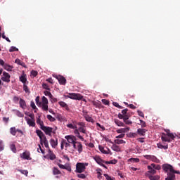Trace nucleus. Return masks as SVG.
<instances>
[{
  "label": "nucleus",
  "instance_id": "23",
  "mask_svg": "<svg viewBox=\"0 0 180 180\" xmlns=\"http://www.w3.org/2000/svg\"><path fill=\"white\" fill-rule=\"evenodd\" d=\"M37 124H39V126H40V129L44 127V122H43V121L40 118V116H38V117L37 118Z\"/></svg>",
  "mask_w": 180,
  "mask_h": 180
},
{
  "label": "nucleus",
  "instance_id": "48",
  "mask_svg": "<svg viewBox=\"0 0 180 180\" xmlns=\"http://www.w3.org/2000/svg\"><path fill=\"white\" fill-rule=\"evenodd\" d=\"M45 96H49V98H53V94H51V92L48 91H45L44 92Z\"/></svg>",
  "mask_w": 180,
  "mask_h": 180
},
{
  "label": "nucleus",
  "instance_id": "18",
  "mask_svg": "<svg viewBox=\"0 0 180 180\" xmlns=\"http://www.w3.org/2000/svg\"><path fill=\"white\" fill-rule=\"evenodd\" d=\"M48 155L49 157V160H51V161H54V160L57 158V157L56 156V154H54V153H53V151H51L50 149H49L48 150Z\"/></svg>",
  "mask_w": 180,
  "mask_h": 180
},
{
  "label": "nucleus",
  "instance_id": "5",
  "mask_svg": "<svg viewBox=\"0 0 180 180\" xmlns=\"http://www.w3.org/2000/svg\"><path fill=\"white\" fill-rule=\"evenodd\" d=\"M65 139H66L68 143L70 144H73V143H77V136L74 135H68L65 136Z\"/></svg>",
  "mask_w": 180,
  "mask_h": 180
},
{
  "label": "nucleus",
  "instance_id": "46",
  "mask_svg": "<svg viewBox=\"0 0 180 180\" xmlns=\"http://www.w3.org/2000/svg\"><path fill=\"white\" fill-rule=\"evenodd\" d=\"M46 117L49 122H56V118L53 117V116L50 115H46Z\"/></svg>",
  "mask_w": 180,
  "mask_h": 180
},
{
  "label": "nucleus",
  "instance_id": "35",
  "mask_svg": "<svg viewBox=\"0 0 180 180\" xmlns=\"http://www.w3.org/2000/svg\"><path fill=\"white\" fill-rule=\"evenodd\" d=\"M36 133H37L38 137H39L40 140H41V137H44V136H45L44 134L43 133V131H41V130H40V129L37 130Z\"/></svg>",
  "mask_w": 180,
  "mask_h": 180
},
{
  "label": "nucleus",
  "instance_id": "64",
  "mask_svg": "<svg viewBox=\"0 0 180 180\" xmlns=\"http://www.w3.org/2000/svg\"><path fill=\"white\" fill-rule=\"evenodd\" d=\"M102 103H103L104 105H109V100L102 99Z\"/></svg>",
  "mask_w": 180,
  "mask_h": 180
},
{
  "label": "nucleus",
  "instance_id": "30",
  "mask_svg": "<svg viewBox=\"0 0 180 180\" xmlns=\"http://www.w3.org/2000/svg\"><path fill=\"white\" fill-rule=\"evenodd\" d=\"M20 81L23 83V85L26 84L27 79L26 78V75H22L20 77Z\"/></svg>",
  "mask_w": 180,
  "mask_h": 180
},
{
  "label": "nucleus",
  "instance_id": "42",
  "mask_svg": "<svg viewBox=\"0 0 180 180\" xmlns=\"http://www.w3.org/2000/svg\"><path fill=\"white\" fill-rule=\"evenodd\" d=\"M128 136L130 137L131 139H136V137H137V133L130 132Z\"/></svg>",
  "mask_w": 180,
  "mask_h": 180
},
{
  "label": "nucleus",
  "instance_id": "2",
  "mask_svg": "<svg viewBox=\"0 0 180 180\" xmlns=\"http://www.w3.org/2000/svg\"><path fill=\"white\" fill-rule=\"evenodd\" d=\"M65 98H70V99H75V101H82L84 96L79 94L69 93L68 95L65 96Z\"/></svg>",
  "mask_w": 180,
  "mask_h": 180
},
{
  "label": "nucleus",
  "instance_id": "4",
  "mask_svg": "<svg viewBox=\"0 0 180 180\" xmlns=\"http://www.w3.org/2000/svg\"><path fill=\"white\" fill-rule=\"evenodd\" d=\"M0 79L4 82L9 83L11 82V75H9V73L6 72H3V75L1 76Z\"/></svg>",
  "mask_w": 180,
  "mask_h": 180
},
{
  "label": "nucleus",
  "instance_id": "1",
  "mask_svg": "<svg viewBox=\"0 0 180 180\" xmlns=\"http://www.w3.org/2000/svg\"><path fill=\"white\" fill-rule=\"evenodd\" d=\"M86 167H88V163H77L76 172H77L78 174H82V172H85V169H86Z\"/></svg>",
  "mask_w": 180,
  "mask_h": 180
},
{
  "label": "nucleus",
  "instance_id": "56",
  "mask_svg": "<svg viewBox=\"0 0 180 180\" xmlns=\"http://www.w3.org/2000/svg\"><path fill=\"white\" fill-rule=\"evenodd\" d=\"M42 87L44 88V89H46V91H50V87L47 84H43Z\"/></svg>",
  "mask_w": 180,
  "mask_h": 180
},
{
  "label": "nucleus",
  "instance_id": "41",
  "mask_svg": "<svg viewBox=\"0 0 180 180\" xmlns=\"http://www.w3.org/2000/svg\"><path fill=\"white\" fill-rule=\"evenodd\" d=\"M42 105H49V100L46 96H42Z\"/></svg>",
  "mask_w": 180,
  "mask_h": 180
},
{
  "label": "nucleus",
  "instance_id": "37",
  "mask_svg": "<svg viewBox=\"0 0 180 180\" xmlns=\"http://www.w3.org/2000/svg\"><path fill=\"white\" fill-rule=\"evenodd\" d=\"M49 141L47 140V138L46 137V135L41 137V139H40V144L41 146H43L45 143H47Z\"/></svg>",
  "mask_w": 180,
  "mask_h": 180
},
{
  "label": "nucleus",
  "instance_id": "28",
  "mask_svg": "<svg viewBox=\"0 0 180 180\" xmlns=\"http://www.w3.org/2000/svg\"><path fill=\"white\" fill-rule=\"evenodd\" d=\"M166 132V135L168 136V137H170V139H172V140H174V139H175V135H174V134L171 133L169 129H166L165 130Z\"/></svg>",
  "mask_w": 180,
  "mask_h": 180
},
{
  "label": "nucleus",
  "instance_id": "43",
  "mask_svg": "<svg viewBox=\"0 0 180 180\" xmlns=\"http://www.w3.org/2000/svg\"><path fill=\"white\" fill-rule=\"evenodd\" d=\"M77 129H79V133H83L84 134H86V129H85L84 127H80Z\"/></svg>",
  "mask_w": 180,
  "mask_h": 180
},
{
  "label": "nucleus",
  "instance_id": "12",
  "mask_svg": "<svg viewBox=\"0 0 180 180\" xmlns=\"http://www.w3.org/2000/svg\"><path fill=\"white\" fill-rule=\"evenodd\" d=\"M20 158H23V160H32L30 152H24L22 154H20Z\"/></svg>",
  "mask_w": 180,
  "mask_h": 180
},
{
  "label": "nucleus",
  "instance_id": "47",
  "mask_svg": "<svg viewBox=\"0 0 180 180\" xmlns=\"http://www.w3.org/2000/svg\"><path fill=\"white\" fill-rule=\"evenodd\" d=\"M13 51H19V49L15 46H11L9 49V52L13 53Z\"/></svg>",
  "mask_w": 180,
  "mask_h": 180
},
{
  "label": "nucleus",
  "instance_id": "31",
  "mask_svg": "<svg viewBox=\"0 0 180 180\" xmlns=\"http://www.w3.org/2000/svg\"><path fill=\"white\" fill-rule=\"evenodd\" d=\"M112 150H113V151H116L117 153H119L120 151V146L116 145V144H113L111 147Z\"/></svg>",
  "mask_w": 180,
  "mask_h": 180
},
{
  "label": "nucleus",
  "instance_id": "8",
  "mask_svg": "<svg viewBox=\"0 0 180 180\" xmlns=\"http://www.w3.org/2000/svg\"><path fill=\"white\" fill-rule=\"evenodd\" d=\"M144 158L146 160H150V161H153V162H159L160 161L157 157L151 155H144Z\"/></svg>",
  "mask_w": 180,
  "mask_h": 180
},
{
  "label": "nucleus",
  "instance_id": "11",
  "mask_svg": "<svg viewBox=\"0 0 180 180\" xmlns=\"http://www.w3.org/2000/svg\"><path fill=\"white\" fill-rule=\"evenodd\" d=\"M25 119L27 120V124L30 127H34V126H36V122H35L34 120L27 118V117H25Z\"/></svg>",
  "mask_w": 180,
  "mask_h": 180
},
{
  "label": "nucleus",
  "instance_id": "62",
  "mask_svg": "<svg viewBox=\"0 0 180 180\" xmlns=\"http://www.w3.org/2000/svg\"><path fill=\"white\" fill-rule=\"evenodd\" d=\"M37 74L38 72L36 70L31 71V75H32V77H37Z\"/></svg>",
  "mask_w": 180,
  "mask_h": 180
},
{
  "label": "nucleus",
  "instance_id": "16",
  "mask_svg": "<svg viewBox=\"0 0 180 180\" xmlns=\"http://www.w3.org/2000/svg\"><path fill=\"white\" fill-rule=\"evenodd\" d=\"M167 176L165 178V180H175V174L174 172H169L167 173Z\"/></svg>",
  "mask_w": 180,
  "mask_h": 180
},
{
  "label": "nucleus",
  "instance_id": "61",
  "mask_svg": "<svg viewBox=\"0 0 180 180\" xmlns=\"http://www.w3.org/2000/svg\"><path fill=\"white\" fill-rule=\"evenodd\" d=\"M20 172H21V174H22L23 175H25L26 176H27V174H29V172H27V170H19Z\"/></svg>",
  "mask_w": 180,
  "mask_h": 180
},
{
  "label": "nucleus",
  "instance_id": "51",
  "mask_svg": "<svg viewBox=\"0 0 180 180\" xmlns=\"http://www.w3.org/2000/svg\"><path fill=\"white\" fill-rule=\"evenodd\" d=\"M104 176H105V179H107V180H115V177H110V176H109V174H104Z\"/></svg>",
  "mask_w": 180,
  "mask_h": 180
},
{
  "label": "nucleus",
  "instance_id": "36",
  "mask_svg": "<svg viewBox=\"0 0 180 180\" xmlns=\"http://www.w3.org/2000/svg\"><path fill=\"white\" fill-rule=\"evenodd\" d=\"M114 143L115 144H126V141L124 140H122V139H115L114 141Z\"/></svg>",
  "mask_w": 180,
  "mask_h": 180
},
{
  "label": "nucleus",
  "instance_id": "29",
  "mask_svg": "<svg viewBox=\"0 0 180 180\" xmlns=\"http://www.w3.org/2000/svg\"><path fill=\"white\" fill-rule=\"evenodd\" d=\"M77 149L79 154H81V152L82 151V143H81V142H77Z\"/></svg>",
  "mask_w": 180,
  "mask_h": 180
},
{
  "label": "nucleus",
  "instance_id": "21",
  "mask_svg": "<svg viewBox=\"0 0 180 180\" xmlns=\"http://www.w3.org/2000/svg\"><path fill=\"white\" fill-rule=\"evenodd\" d=\"M20 108L22 109H26L27 108V105H26V101L25 100L20 98Z\"/></svg>",
  "mask_w": 180,
  "mask_h": 180
},
{
  "label": "nucleus",
  "instance_id": "32",
  "mask_svg": "<svg viewBox=\"0 0 180 180\" xmlns=\"http://www.w3.org/2000/svg\"><path fill=\"white\" fill-rule=\"evenodd\" d=\"M158 148L163 149V150H168V144L162 145L161 143H158Z\"/></svg>",
  "mask_w": 180,
  "mask_h": 180
},
{
  "label": "nucleus",
  "instance_id": "54",
  "mask_svg": "<svg viewBox=\"0 0 180 180\" xmlns=\"http://www.w3.org/2000/svg\"><path fill=\"white\" fill-rule=\"evenodd\" d=\"M67 127H68V129H77V125H74L72 124H67Z\"/></svg>",
  "mask_w": 180,
  "mask_h": 180
},
{
  "label": "nucleus",
  "instance_id": "15",
  "mask_svg": "<svg viewBox=\"0 0 180 180\" xmlns=\"http://www.w3.org/2000/svg\"><path fill=\"white\" fill-rule=\"evenodd\" d=\"M98 148L103 154H112L110 149H109V148H107V150H105V148H103V146H99Z\"/></svg>",
  "mask_w": 180,
  "mask_h": 180
},
{
  "label": "nucleus",
  "instance_id": "14",
  "mask_svg": "<svg viewBox=\"0 0 180 180\" xmlns=\"http://www.w3.org/2000/svg\"><path fill=\"white\" fill-rule=\"evenodd\" d=\"M146 133H147V129L143 128H139L136 131V134L139 136H146Z\"/></svg>",
  "mask_w": 180,
  "mask_h": 180
},
{
  "label": "nucleus",
  "instance_id": "39",
  "mask_svg": "<svg viewBox=\"0 0 180 180\" xmlns=\"http://www.w3.org/2000/svg\"><path fill=\"white\" fill-rule=\"evenodd\" d=\"M4 70H6V71H12V68H13V67L6 63L4 66Z\"/></svg>",
  "mask_w": 180,
  "mask_h": 180
},
{
  "label": "nucleus",
  "instance_id": "63",
  "mask_svg": "<svg viewBox=\"0 0 180 180\" xmlns=\"http://www.w3.org/2000/svg\"><path fill=\"white\" fill-rule=\"evenodd\" d=\"M124 136H126L124 134H121L115 136V139H124Z\"/></svg>",
  "mask_w": 180,
  "mask_h": 180
},
{
  "label": "nucleus",
  "instance_id": "58",
  "mask_svg": "<svg viewBox=\"0 0 180 180\" xmlns=\"http://www.w3.org/2000/svg\"><path fill=\"white\" fill-rule=\"evenodd\" d=\"M30 106L34 110L37 109V107H36V104H34V101H31Z\"/></svg>",
  "mask_w": 180,
  "mask_h": 180
},
{
  "label": "nucleus",
  "instance_id": "3",
  "mask_svg": "<svg viewBox=\"0 0 180 180\" xmlns=\"http://www.w3.org/2000/svg\"><path fill=\"white\" fill-rule=\"evenodd\" d=\"M41 130L44 131V133H45V134H46V136H51V133H53L54 134H56V132L53 131V128H51L50 127L44 126V127H42Z\"/></svg>",
  "mask_w": 180,
  "mask_h": 180
},
{
  "label": "nucleus",
  "instance_id": "9",
  "mask_svg": "<svg viewBox=\"0 0 180 180\" xmlns=\"http://www.w3.org/2000/svg\"><path fill=\"white\" fill-rule=\"evenodd\" d=\"M127 112H129V109H127V108L122 110V114L121 113L118 114V117L120 119H124L126 117V116H129V115H127Z\"/></svg>",
  "mask_w": 180,
  "mask_h": 180
},
{
  "label": "nucleus",
  "instance_id": "40",
  "mask_svg": "<svg viewBox=\"0 0 180 180\" xmlns=\"http://www.w3.org/2000/svg\"><path fill=\"white\" fill-rule=\"evenodd\" d=\"M129 162H140V159L131 158L128 160Z\"/></svg>",
  "mask_w": 180,
  "mask_h": 180
},
{
  "label": "nucleus",
  "instance_id": "24",
  "mask_svg": "<svg viewBox=\"0 0 180 180\" xmlns=\"http://www.w3.org/2000/svg\"><path fill=\"white\" fill-rule=\"evenodd\" d=\"M129 119H130V116H126L124 118H123L122 120L124 121V123L128 125L133 124V122L129 120Z\"/></svg>",
  "mask_w": 180,
  "mask_h": 180
},
{
  "label": "nucleus",
  "instance_id": "26",
  "mask_svg": "<svg viewBox=\"0 0 180 180\" xmlns=\"http://www.w3.org/2000/svg\"><path fill=\"white\" fill-rule=\"evenodd\" d=\"M148 174H151L152 175H155V174H157V170L153 169V167L150 165L148 166Z\"/></svg>",
  "mask_w": 180,
  "mask_h": 180
},
{
  "label": "nucleus",
  "instance_id": "7",
  "mask_svg": "<svg viewBox=\"0 0 180 180\" xmlns=\"http://www.w3.org/2000/svg\"><path fill=\"white\" fill-rule=\"evenodd\" d=\"M56 79H58L59 84L60 85H65L67 84V79L63 76L59 75L55 77Z\"/></svg>",
  "mask_w": 180,
  "mask_h": 180
},
{
  "label": "nucleus",
  "instance_id": "60",
  "mask_svg": "<svg viewBox=\"0 0 180 180\" xmlns=\"http://www.w3.org/2000/svg\"><path fill=\"white\" fill-rule=\"evenodd\" d=\"M137 113L139 116H141V117H144V113L141 110H138Z\"/></svg>",
  "mask_w": 180,
  "mask_h": 180
},
{
  "label": "nucleus",
  "instance_id": "6",
  "mask_svg": "<svg viewBox=\"0 0 180 180\" xmlns=\"http://www.w3.org/2000/svg\"><path fill=\"white\" fill-rule=\"evenodd\" d=\"M162 169L165 171V172H174V167L171 165L165 164L162 165Z\"/></svg>",
  "mask_w": 180,
  "mask_h": 180
},
{
  "label": "nucleus",
  "instance_id": "34",
  "mask_svg": "<svg viewBox=\"0 0 180 180\" xmlns=\"http://www.w3.org/2000/svg\"><path fill=\"white\" fill-rule=\"evenodd\" d=\"M53 175H60L61 172L57 167L53 168Z\"/></svg>",
  "mask_w": 180,
  "mask_h": 180
},
{
  "label": "nucleus",
  "instance_id": "59",
  "mask_svg": "<svg viewBox=\"0 0 180 180\" xmlns=\"http://www.w3.org/2000/svg\"><path fill=\"white\" fill-rule=\"evenodd\" d=\"M16 115L17 116H18V117H23V116H25V115H23L22 112H20V111L17 110L16 112Z\"/></svg>",
  "mask_w": 180,
  "mask_h": 180
},
{
  "label": "nucleus",
  "instance_id": "44",
  "mask_svg": "<svg viewBox=\"0 0 180 180\" xmlns=\"http://www.w3.org/2000/svg\"><path fill=\"white\" fill-rule=\"evenodd\" d=\"M77 178H80V179H85V178H86V175L82 173L77 174Z\"/></svg>",
  "mask_w": 180,
  "mask_h": 180
},
{
  "label": "nucleus",
  "instance_id": "45",
  "mask_svg": "<svg viewBox=\"0 0 180 180\" xmlns=\"http://www.w3.org/2000/svg\"><path fill=\"white\" fill-rule=\"evenodd\" d=\"M23 89L26 94H30V90H29V87H27V85L23 84Z\"/></svg>",
  "mask_w": 180,
  "mask_h": 180
},
{
  "label": "nucleus",
  "instance_id": "33",
  "mask_svg": "<svg viewBox=\"0 0 180 180\" xmlns=\"http://www.w3.org/2000/svg\"><path fill=\"white\" fill-rule=\"evenodd\" d=\"M148 176L150 180H160L159 175L153 176V175L148 174Z\"/></svg>",
  "mask_w": 180,
  "mask_h": 180
},
{
  "label": "nucleus",
  "instance_id": "10",
  "mask_svg": "<svg viewBox=\"0 0 180 180\" xmlns=\"http://www.w3.org/2000/svg\"><path fill=\"white\" fill-rule=\"evenodd\" d=\"M162 141H166L167 143H171V141H172V139H171V137L168 136V135H166L165 133H162V136H161Z\"/></svg>",
  "mask_w": 180,
  "mask_h": 180
},
{
  "label": "nucleus",
  "instance_id": "50",
  "mask_svg": "<svg viewBox=\"0 0 180 180\" xmlns=\"http://www.w3.org/2000/svg\"><path fill=\"white\" fill-rule=\"evenodd\" d=\"M112 105L115 106V108H117L118 109H123V107L119 105L117 102H113Z\"/></svg>",
  "mask_w": 180,
  "mask_h": 180
},
{
  "label": "nucleus",
  "instance_id": "27",
  "mask_svg": "<svg viewBox=\"0 0 180 180\" xmlns=\"http://www.w3.org/2000/svg\"><path fill=\"white\" fill-rule=\"evenodd\" d=\"M166 132V135L168 136V137H170V139H172V140H174V139H175V135H174V134L171 133L169 129H166L165 130Z\"/></svg>",
  "mask_w": 180,
  "mask_h": 180
},
{
  "label": "nucleus",
  "instance_id": "52",
  "mask_svg": "<svg viewBox=\"0 0 180 180\" xmlns=\"http://www.w3.org/2000/svg\"><path fill=\"white\" fill-rule=\"evenodd\" d=\"M10 148L11 151H13V153H16V146H15V144H11L10 146Z\"/></svg>",
  "mask_w": 180,
  "mask_h": 180
},
{
  "label": "nucleus",
  "instance_id": "13",
  "mask_svg": "<svg viewBox=\"0 0 180 180\" xmlns=\"http://www.w3.org/2000/svg\"><path fill=\"white\" fill-rule=\"evenodd\" d=\"M93 158L98 165L105 164V160H102L98 155L94 156Z\"/></svg>",
  "mask_w": 180,
  "mask_h": 180
},
{
  "label": "nucleus",
  "instance_id": "55",
  "mask_svg": "<svg viewBox=\"0 0 180 180\" xmlns=\"http://www.w3.org/2000/svg\"><path fill=\"white\" fill-rule=\"evenodd\" d=\"M85 119H86V122H91V123H92V122H94V119H92V117L86 116Z\"/></svg>",
  "mask_w": 180,
  "mask_h": 180
},
{
  "label": "nucleus",
  "instance_id": "17",
  "mask_svg": "<svg viewBox=\"0 0 180 180\" xmlns=\"http://www.w3.org/2000/svg\"><path fill=\"white\" fill-rule=\"evenodd\" d=\"M129 130H130V127L121 128V129H117L116 132L118 134H123V133H127V131H129Z\"/></svg>",
  "mask_w": 180,
  "mask_h": 180
},
{
  "label": "nucleus",
  "instance_id": "53",
  "mask_svg": "<svg viewBox=\"0 0 180 180\" xmlns=\"http://www.w3.org/2000/svg\"><path fill=\"white\" fill-rule=\"evenodd\" d=\"M42 110L47 112L49 110V104H42Z\"/></svg>",
  "mask_w": 180,
  "mask_h": 180
},
{
  "label": "nucleus",
  "instance_id": "22",
  "mask_svg": "<svg viewBox=\"0 0 180 180\" xmlns=\"http://www.w3.org/2000/svg\"><path fill=\"white\" fill-rule=\"evenodd\" d=\"M50 144L53 148H56L57 146H58V141L56 140H54L53 139H51L50 140Z\"/></svg>",
  "mask_w": 180,
  "mask_h": 180
},
{
  "label": "nucleus",
  "instance_id": "20",
  "mask_svg": "<svg viewBox=\"0 0 180 180\" xmlns=\"http://www.w3.org/2000/svg\"><path fill=\"white\" fill-rule=\"evenodd\" d=\"M58 104L60 105V106H61V108H64V109H65L66 110H70V107H68V104L65 102L59 101Z\"/></svg>",
  "mask_w": 180,
  "mask_h": 180
},
{
  "label": "nucleus",
  "instance_id": "19",
  "mask_svg": "<svg viewBox=\"0 0 180 180\" xmlns=\"http://www.w3.org/2000/svg\"><path fill=\"white\" fill-rule=\"evenodd\" d=\"M75 130L74 131V133L76 136V137H78V139H79V140H81L82 141H84V137L82 136H81V134H79V131L78 129V128H75Z\"/></svg>",
  "mask_w": 180,
  "mask_h": 180
},
{
  "label": "nucleus",
  "instance_id": "25",
  "mask_svg": "<svg viewBox=\"0 0 180 180\" xmlns=\"http://www.w3.org/2000/svg\"><path fill=\"white\" fill-rule=\"evenodd\" d=\"M114 122L115 123V124H117V126H118L119 127H124V123H123L122 121L115 119L114 120Z\"/></svg>",
  "mask_w": 180,
  "mask_h": 180
},
{
  "label": "nucleus",
  "instance_id": "38",
  "mask_svg": "<svg viewBox=\"0 0 180 180\" xmlns=\"http://www.w3.org/2000/svg\"><path fill=\"white\" fill-rule=\"evenodd\" d=\"M10 133L12 136H16L17 129L16 127H13L10 129Z\"/></svg>",
  "mask_w": 180,
  "mask_h": 180
},
{
  "label": "nucleus",
  "instance_id": "49",
  "mask_svg": "<svg viewBox=\"0 0 180 180\" xmlns=\"http://www.w3.org/2000/svg\"><path fill=\"white\" fill-rule=\"evenodd\" d=\"M140 123L139 124L141 125V127H146L147 124H146V122H144L143 120H139Z\"/></svg>",
  "mask_w": 180,
  "mask_h": 180
},
{
  "label": "nucleus",
  "instance_id": "57",
  "mask_svg": "<svg viewBox=\"0 0 180 180\" xmlns=\"http://www.w3.org/2000/svg\"><path fill=\"white\" fill-rule=\"evenodd\" d=\"M65 169H66V171H68L69 172H71L72 171L71 166L70 165H65Z\"/></svg>",
  "mask_w": 180,
  "mask_h": 180
}]
</instances>
